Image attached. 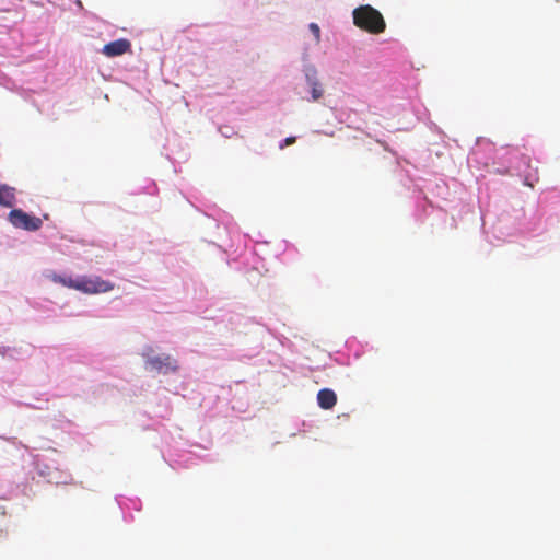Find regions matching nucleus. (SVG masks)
I'll return each mask as SVG.
<instances>
[{
    "instance_id": "obj_10",
    "label": "nucleus",
    "mask_w": 560,
    "mask_h": 560,
    "mask_svg": "<svg viewBox=\"0 0 560 560\" xmlns=\"http://www.w3.org/2000/svg\"><path fill=\"white\" fill-rule=\"evenodd\" d=\"M308 27H310V31L313 33L316 43H319V40H320V28H319V26L316 23H311Z\"/></svg>"
},
{
    "instance_id": "obj_5",
    "label": "nucleus",
    "mask_w": 560,
    "mask_h": 560,
    "mask_svg": "<svg viewBox=\"0 0 560 560\" xmlns=\"http://www.w3.org/2000/svg\"><path fill=\"white\" fill-rule=\"evenodd\" d=\"M131 49V43L126 38H119L117 40H113L106 45H104L102 52L106 57H117L121 56Z\"/></svg>"
},
{
    "instance_id": "obj_9",
    "label": "nucleus",
    "mask_w": 560,
    "mask_h": 560,
    "mask_svg": "<svg viewBox=\"0 0 560 560\" xmlns=\"http://www.w3.org/2000/svg\"><path fill=\"white\" fill-rule=\"evenodd\" d=\"M52 281L56 283H60L67 288L74 289V290H75V285H78V278L72 279L71 277H63V276H59V275H54Z\"/></svg>"
},
{
    "instance_id": "obj_3",
    "label": "nucleus",
    "mask_w": 560,
    "mask_h": 560,
    "mask_svg": "<svg viewBox=\"0 0 560 560\" xmlns=\"http://www.w3.org/2000/svg\"><path fill=\"white\" fill-rule=\"evenodd\" d=\"M9 221L13 226L26 231H37L43 225L40 218L31 215L24 212L22 209L11 210L9 213Z\"/></svg>"
},
{
    "instance_id": "obj_6",
    "label": "nucleus",
    "mask_w": 560,
    "mask_h": 560,
    "mask_svg": "<svg viewBox=\"0 0 560 560\" xmlns=\"http://www.w3.org/2000/svg\"><path fill=\"white\" fill-rule=\"evenodd\" d=\"M305 77H306L307 83L312 88L313 101H318L323 96L324 91H323L322 85L317 79L316 69L314 67H308L305 72Z\"/></svg>"
},
{
    "instance_id": "obj_1",
    "label": "nucleus",
    "mask_w": 560,
    "mask_h": 560,
    "mask_svg": "<svg viewBox=\"0 0 560 560\" xmlns=\"http://www.w3.org/2000/svg\"><path fill=\"white\" fill-rule=\"evenodd\" d=\"M353 23L359 28L372 34L383 33L386 27L382 14L369 4L354 9Z\"/></svg>"
},
{
    "instance_id": "obj_4",
    "label": "nucleus",
    "mask_w": 560,
    "mask_h": 560,
    "mask_svg": "<svg viewBox=\"0 0 560 560\" xmlns=\"http://www.w3.org/2000/svg\"><path fill=\"white\" fill-rule=\"evenodd\" d=\"M145 368L158 373H168L177 369L176 361L170 355H158L148 358Z\"/></svg>"
},
{
    "instance_id": "obj_7",
    "label": "nucleus",
    "mask_w": 560,
    "mask_h": 560,
    "mask_svg": "<svg viewBox=\"0 0 560 560\" xmlns=\"http://www.w3.org/2000/svg\"><path fill=\"white\" fill-rule=\"evenodd\" d=\"M317 402L322 409L329 410L337 404V396L332 389L323 388L317 394Z\"/></svg>"
},
{
    "instance_id": "obj_2",
    "label": "nucleus",
    "mask_w": 560,
    "mask_h": 560,
    "mask_svg": "<svg viewBox=\"0 0 560 560\" xmlns=\"http://www.w3.org/2000/svg\"><path fill=\"white\" fill-rule=\"evenodd\" d=\"M114 283L103 280L101 277H79L75 290L86 294H97L112 291Z\"/></svg>"
},
{
    "instance_id": "obj_8",
    "label": "nucleus",
    "mask_w": 560,
    "mask_h": 560,
    "mask_svg": "<svg viewBox=\"0 0 560 560\" xmlns=\"http://www.w3.org/2000/svg\"><path fill=\"white\" fill-rule=\"evenodd\" d=\"M15 201V189L5 184L0 185V206L12 208Z\"/></svg>"
},
{
    "instance_id": "obj_11",
    "label": "nucleus",
    "mask_w": 560,
    "mask_h": 560,
    "mask_svg": "<svg viewBox=\"0 0 560 560\" xmlns=\"http://www.w3.org/2000/svg\"><path fill=\"white\" fill-rule=\"evenodd\" d=\"M296 141V138L291 136V137H288L283 140V142L280 144V149H283L284 147H288V145H291L293 143H295Z\"/></svg>"
}]
</instances>
